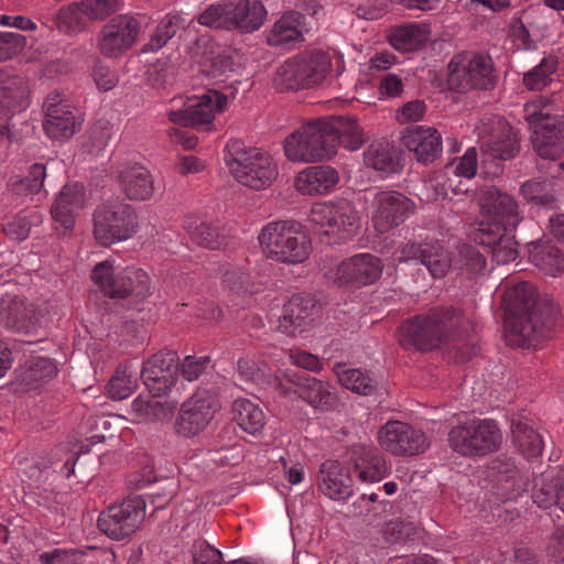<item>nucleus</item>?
<instances>
[{
	"label": "nucleus",
	"instance_id": "11",
	"mask_svg": "<svg viewBox=\"0 0 564 564\" xmlns=\"http://www.w3.org/2000/svg\"><path fill=\"white\" fill-rule=\"evenodd\" d=\"M308 219L334 243L349 240L360 227L358 210L346 199L314 203Z\"/></svg>",
	"mask_w": 564,
	"mask_h": 564
},
{
	"label": "nucleus",
	"instance_id": "22",
	"mask_svg": "<svg viewBox=\"0 0 564 564\" xmlns=\"http://www.w3.org/2000/svg\"><path fill=\"white\" fill-rule=\"evenodd\" d=\"M340 181L339 172L332 165L315 164L303 167L293 180V187L302 196L319 197L332 194Z\"/></svg>",
	"mask_w": 564,
	"mask_h": 564
},
{
	"label": "nucleus",
	"instance_id": "64",
	"mask_svg": "<svg viewBox=\"0 0 564 564\" xmlns=\"http://www.w3.org/2000/svg\"><path fill=\"white\" fill-rule=\"evenodd\" d=\"M93 78L97 88L101 91H109L118 84L117 74L108 66L97 64L93 70Z\"/></svg>",
	"mask_w": 564,
	"mask_h": 564
},
{
	"label": "nucleus",
	"instance_id": "54",
	"mask_svg": "<svg viewBox=\"0 0 564 564\" xmlns=\"http://www.w3.org/2000/svg\"><path fill=\"white\" fill-rule=\"evenodd\" d=\"M46 169L41 163H34L24 178L11 182L12 189L18 194H39L43 187Z\"/></svg>",
	"mask_w": 564,
	"mask_h": 564
},
{
	"label": "nucleus",
	"instance_id": "4",
	"mask_svg": "<svg viewBox=\"0 0 564 564\" xmlns=\"http://www.w3.org/2000/svg\"><path fill=\"white\" fill-rule=\"evenodd\" d=\"M258 241L265 259L286 265L304 263L313 250L307 231L294 220L268 223L259 231Z\"/></svg>",
	"mask_w": 564,
	"mask_h": 564
},
{
	"label": "nucleus",
	"instance_id": "14",
	"mask_svg": "<svg viewBox=\"0 0 564 564\" xmlns=\"http://www.w3.org/2000/svg\"><path fill=\"white\" fill-rule=\"evenodd\" d=\"M227 107L228 97L218 90L209 89L203 95L189 97L183 109L171 110L169 119L180 126L209 128L216 116L223 113Z\"/></svg>",
	"mask_w": 564,
	"mask_h": 564
},
{
	"label": "nucleus",
	"instance_id": "5",
	"mask_svg": "<svg viewBox=\"0 0 564 564\" xmlns=\"http://www.w3.org/2000/svg\"><path fill=\"white\" fill-rule=\"evenodd\" d=\"M224 152L230 175L250 189L264 191L280 175L279 163L270 153L258 148H247L239 139H230Z\"/></svg>",
	"mask_w": 564,
	"mask_h": 564
},
{
	"label": "nucleus",
	"instance_id": "60",
	"mask_svg": "<svg viewBox=\"0 0 564 564\" xmlns=\"http://www.w3.org/2000/svg\"><path fill=\"white\" fill-rule=\"evenodd\" d=\"M193 564H221L223 553L206 541H195L192 546Z\"/></svg>",
	"mask_w": 564,
	"mask_h": 564
},
{
	"label": "nucleus",
	"instance_id": "39",
	"mask_svg": "<svg viewBox=\"0 0 564 564\" xmlns=\"http://www.w3.org/2000/svg\"><path fill=\"white\" fill-rule=\"evenodd\" d=\"M231 411L237 424L249 434L260 433L265 425V415L262 409L248 399L235 400Z\"/></svg>",
	"mask_w": 564,
	"mask_h": 564
},
{
	"label": "nucleus",
	"instance_id": "30",
	"mask_svg": "<svg viewBox=\"0 0 564 564\" xmlns=\"http://www.w3.org/2000/svg\"><path fill=\"white\" fill-rule=\"evenodd\" d=\"M58 372L48 357L31 356L15 370V384L21 391L34 390L51 381Z\"/></svg>",
	"mask_w": 564,
	"mask_h": 564
},
{
	"label": "nucleus",
	"instance_id": "31",
	"mask_svg": "<svg viewBox=\"0 0 564 564\" xmlns=\"http://www.w3.org/2000/svg\"><path fill=\"white\" fill-rule=\"evenodd\" d=\"M304 15L300 12H285L267 32V43L274 47H286L300 44L303 35Z\"/></svg>",
	"mask_w": 564,
	"mask_h": 564
},
{
	"label": "nucleus",
	"instance_id": "6",
	"mask_svg": "<svg viewBox=\"0 0 564 564\" xmlns=\"http://www.w3.org/2000/svg\"><path fill=\"white\" fill-rule=\"evenodd\" d=\"M478 205L480 218L470 232L471 239L477 243H492L500 231L514 229L522 220L514 197L495 186H486L479 191Z\"/></svg>",
	"mask_w": 564,
	"mask_h": 564
},
{
	"label": "nucleus",
	"instance_id": "52",
	"mask_svg": "<svg viewBox=\"0 0 564 564\" xmlns=\"http://www.w3.org/2000/svg\"><path fill=\"white\" fill-rule=\"evenodd\" d=\"M186 23V20L177 13H169L166 14L161 22L159 23L154 35L151 37L148 43V47L151 51H158L163 47L166 42L175 35L177 30L183 28Z\"/></svg>",
	"mask_w": 564,
	"mask_h": 564
},
{
	"label": "nucleus",
	"instance_id": "35",
	"mask_svg": "<svg viewBox=\"0 0 564 564\" xmlns=\"http://www.w3.org/2000/svg\"><path fill=\"white\" fill-rule=\"evenodd\" d=\"M326 124L330 128L334 139V150L337 153L338 144L345 149L356 151L362 147L366 141L364 129L352 118L330 117L325 119Z\"/></svg>",
	"mask_w": 564,
	"mask_h": 564
},
{
	"label": "nucleus",
	"instance_id": "55",
	"mask_svg": "<svg viewBox=\"0 0 564 564\" xmlns=\"http://www.w3.org/2000/svg\"><path fill=\"white\" fill-rule=\"evenodd\" d=\"M481 245L490 249L492 258L498 264H507L518 257L517 241L506 231H500L499 237L492 243Z\"/></svg>",
	"mask_w": 564,
	"mask_h": 564
},
{
	"label": "nucleus",
	"instance_id": "8",
	"mask_svg": "<svg viewBox=\"0 0 564 564\" xmlns=\"http://www.w3.org/2000/svg\"><path fill=\"white\" fill-rule=\"evenodd\" d=\"M503 434L491 419H473L456 424L448 432L449 447L465 457H484L498 451Z\"/></svg>",
	"mask_w": 564,
	"mask_h": 564
},
{
	"label": "nucleus",
	"instance_id": "9",
	"mask_svg": "<svg viewBox=\"0 0 564 564\" xmlns=\"http://www.w3.org/2000/svg\"><path fill=\"white\" fill-rule=\"evenodd\" d=\"M91 280L98 290L110 299L145 297L150 294V276L140 268L121 267L106 260L97 263Z\"/></svg>",
	"mask_w": 564,
	"mask_h": 564
},
{
	"label": "nucleus",
	"instance_id": "41",
	"mask_svg": "<svg viewBox=\"0 0 564 564\" xmlns=\"http://www.w3.org/2000/svg\"><path fill=\"white\" fill-rule=\"evenodd\" d=\"M492 468L497 470V489L501 499H514L525 490L527 481L513 463H497Z\"/></svg>",
	"mask_w": 564,
	"mask_h": 564
},
{
	"label": "nucleus",
	"instance_id": "19",
	"mask_svg": "<svg viewBox=\"0 0 564 564\" xmlns=\"http://www.w3.org/2000/svg\"><path fill=\"white\" fill-rule=\"evenodd\" d=\"M143 518L144 511L137 503L127 501L102 511L97 525L108 538L120 541L133 534Z\"/></svg>",
	"mask_w": 564,
	"mask_h": 564
},
{
	"label": "nucleus",
	"instance_id": "7",
	"mask_svg": "<svg viewBox=\"0 0 564 564\" xmlns=\"http://www.w3.org/2000/svg\"><path fill=\"white\" fill-rule=\"evenodd\" d=\"M325 119L307 122L283 142L285 158L292 163H318L335 156L334 139Z\"/></svg>",
	"mask_w": 564,
	"mask_h": 564
},
{
	"label": "nucleus",
	"instance_id": "43",
	"mask_svg": "<svg viewBox=\"0 0 564 564\" xmlns=\"http://www.w3.org/2000/svg\"><path fill=\"white\" fill-rule=\"evenodd\" d=\"M130 408V415L138 423L165 420L172 414L171 408L148 395L137 397Z\"/></svg>",
	"mask_w": 564,
	"mask_h": 564
},
{
	"label": "nucleus",
	"instance_id": "2",
	"mask_svg": "<svg viewBox=\"0 0 564 564\" xmlns=\"http://www.w3.org/2000/svg\"><path fill=\"white\" fill-rule=\"evenodd\" d=\"M345 69L344 54L337 48H312L285 59L276 68L273 84L280 90L311 89Z\"/></svg>",
	"mask_w": 564,
	"mask_h": 564
},
{
	"label": "nucleus",
	"instance_id": "21",
	"mask_svg": "<svg viewBox=\"0 0 564 564\" xmlns=\"http://www.w3.org/2000/svg\"><path fill=\"white\" fill-rule=\"evenodd\" d=\"M382 269L379 258L370 253H359L338 264L334 282L339 285H369L379 280Z\"/></svg>",
	"mask_w": 564,
	"mask_h": 564
},
{
	"label": "nucleus",
	"instance_id": "59",
	"mask_svg": "<svg viewBox=\"0 0 564 564\" xmlns=\"http://www.w3.org/2000/svg\"><path fill=\"white\" fill-rule=\"evenodd\" d=\"M555 487L556 486L547 484L535 490L533 495L534 502L538 503L540 508H549L552 505H557L564 512V481L558 486L556 491H554Z\"/></svg>",
	"mask_w": 564,
	"mask_h": 564
},
{
	"label": "nucleus",
	"instance_id": "29",
	"mask_svg": "<svg viewBox=\"0 0 564 564\" xmlns=\"http://www.w3.org/2000/svg\"><path fill=\"white\" fill-rule=\"evenodd\" d=\"M318 488L332 500H346L354 494L349 471L335 460H326L321 465Z\"/></svg>",
	"mask_w": 564,
	"mask_h": 564
},
{
	"label": "nucleus",
	"instance_id": "57",
	"mask_svg": "<svg viewBox=\"0 0 564 564\" xmlns=\"http://www.w3.org/2000/svg\"><path fill=\"white\" fill-rule=\"evenodd\" d=\"M191 238L199 246L208 249H218L221 246V237L218 227L200 221L188 227Z\"/></svg>",
	"mask_w": 564,
	"mask_h": 564
},
{
	"label": "nucleus",
	"instance_id": "16",
	"mask_svg": "<svg viewBox=\"0 0 564 564\" xmlns=\"http://www.w3.org/2000/svg\"><path fill=\"white\" fill-rule=\"evenodd\" d=\"M415 210V203L398 191H382L372 200L371 221L376 231L388 232L403 224Z\"/></svg>",
	"mask_w": 564,
	"mask_h": 564
},
{
	"label": "nucleus",
	"instance_id": "27",
	"mask_svg": "<svg viewBox=\"0 0 564 564\" xmlns=\"http://www.w3.org/2000/svg\"><path fill=\"white\" fill-rule=\"evenodd\" d=\"M401 140L402 144L422 163L433 162L442 153V137L432 127L417 126L406 129Z\"/></svg>",
	"mask_w": 564,
	"mask_h": 564
},
{
	"label": "nucleus",
	"instance_id": "62",
	"mask_svg": "<svg viewBox=\"0 0 564 564\" xmlns=\"http://www.w3.org/2000/svg\"><path fill=\"white\" fill-rule=\"evenodd\" d=\"M25 36L14 32L0 33V59L11 58L25 46Z\"/></svg>",
	"mask_w": 564,
	"mask_h": 564
},
{
	"label": "nucleus",
	"instance_id": "50",
	"mask_svg": "<svg viewBox=\"0 0 564 564\" xmlns=\"http://www.w3.org/2000/svg\"><path fill=\"white\" fill-rule=\"evenodd\" d=\"M41 221L42 216L36 210H23L3 226V232L11 240L22 241L29 237L31 227Z\"/></svg>",
	"mask_w": 564,
	"mask_h": 564
},
{
	"label": "nucleus",
	"instance_id": "51",
	"mask_svg": "<svg viewBox=\"0 0 564 564\" xmlns=\"http://www.w3.org/2000/svg\"><path fill=\"white\" fill-rule=\"evenodd\" d=\"M523 197L536 206L553 207L556 197L552 183L547 181H528L521 186Z\"/></svg>",
	"mask_w": 564,
	"mask_h": 564
},
{
	"label": "nucleus",
	"instance_id": "46",
	"mask_svg": "<svg viewBox=\"0 0 564 564\" xmlns=\"http://www.w3.org/2000/svg\"><path fill=\"white\" fill-rule=\"evenodd\" d=\"M422 263L434 278H443L453 264V257L438 242H425Z\"/></svg>",
	"mask_w": 564,
	"mask_h": 564
},
{
	"label": "nucleus",
	"instance_id": "32",
	"mask_svg": "<svg viewBox=\"0 0 564 564\" xmlns=\"http://www.w3.org/2000/svg\"><path fill=\"white\" fill-rule=\"evenodd\" d=\"M532 143L536 153L547 160H556L564 153V119L553 120L535 129Z\"/></svg>",
	"mask_w": 564,
	"mask_h": 564
},
{
	"label": "nucleus",
	"instance_id": "12",
	"mask_svg": "<svg viewBox=\"0 0 564 564\" xmlns=\"http://www.w3.org/2000/svg\"><path fill=\"white\" fill-rule=\"evenodd\" d=\"M138 227V217L132 207L123 203H106L94 213L93 235L104 247L126 241Z\"/></svg>",
	"mask_w": 564,
	"mask_h": 564
},
{
	"label": "nucleus",
	"instance_id": "33",
	"mask_svg": "<svg viewBox=\"0 0 564 564\" xmlns=\"http://www.w3.org/2000/svg\"><path fill=\"white\" fill-rule=\"evenodd\" d=\"M352 465L357 477L362 482H378L389 473L383 455L371 447L358 446L355 448Z\"/></svg>",
	"mask_w": 564,
	"mask_h": 564
},
{
	"label": "nucleus",
	"instance_id": "18",
	"mask_svg": "<svg viewBox=\"0 0 564 564\" xmlns=\"http://www.w3.org/2000/svg\"><path fill=\"white\" fill-rule=\"evenodd\" d=\"M178 357L175 351L160 350L148 358L141 369V379L154 395L166 394L175 382Z\"/></svg>",
	"mask_w": 564,
	"mask_h": 564
},
{
	"label": "nucleus",
	"instance_id": "34",
	"mask_svg": "<svg viewBox=\"0 0 564 564\" xmlns=\"http://www.w3.org/2000/svg\"><path fill=\"white\" fill-rule=\"evenodd\" d=\"M229 4L231 30L252 33L259 30L267 19L268 13L261 0H240Z\"/></svg>",
	"mask_w": 564,
	"mask_h": 564
},
{
	"label": "nucleus",
	"instance_id": "40",
	"mask_svg": "<svg viewBox=\"0 0 564 564\" xmlns=\"http://www.w3.org/2000/svg\"><path fill=\"white\" fill-rule=\"evenodd\" d=\"M368 166L382 173H397L400 164L394 147L387 140L372 142L365 152Z\"/></svg>",
	"mask_w": 564,
	"mask_h": 564
},
{
	"label": "nucleus",
	"instance_id": "48",
	"mask_svg": "<svg viewBox=\"0 0 564 564\" xmlns=\"http://www.w3.org/2000/svg\"><path fill=\"white\" fill-rule=\"evenodd\" d=\"M90 21L80 0L59 9L56 15L57 29L64 33H77Z\"/></svg>",
	"mask_w": 564,
	"mask_h": 564
},
{
	"label": "nucleus",
	"instance_id": "47",
	"mask_svg": "<svg viewBox=\"0 0 564 564\" xmlns=\"http://www.w3.org/2000/svg\"><path fill=\"white\" fill-rule=\"evenodd\" d=\"M138 388V380L128 365H120L110 378L106 391L112 400H124Z\"/></svg>",
	"mask_w": 564,
	"mask_h": 564
},
{
	"label": "nucleus",
	"instance_id": "53",
	"mask_svg": "<svg viewBox=\"0 0 564 564\" xmlns=\"http://www.w3.org/2000/svg\"><path fill=\"white\" fill-rule=\"evenodd\" d=\"M197 22L207 28L231 30L230 4H210L197 17Z\"/></svg>",
	"mask_w": 564,
	"mask_h": 564
},
{
	"label": "nucleus",
	"instance_id": "61",
	"mask_svg": "<svg viewBox=\"0 0 564 564\" xmlns=\"http://www.w3.org/2000/svg\"><path fill=\"white\" fill-rule=\"evenodd\" d=\"M210 364L208 356H186L180 365L182 377L187 381L197 380Z\"/></svg>",
	"mask_w": 564,
	"mask_h": 564
},
{
	"label": "nucleus",
	"instance_id": "24",
	"mask_svg": "<svg viewBox=\"0 0 564 564\" xmlns=\"http://www.w3.org/2000/svg\"><path fill=\"white\" fill-rule=\"evenodd\" d=\"M46 119L44 130L54 140H67L78 130L82 119L75 109L58 95H50L45 101Z\"/></svg>",
	"mask_w": 564,
	"mask_h": 564
},
{
	"label": "nucleus",
	"instance_id": "45",
	"mask_svg": "<svg viewBox=\"0 0 564 564\" xmlns=\"http://www.w3.org/2000/svg\"><path fill=\"white\" fill-rule=\"evenodd\" d=\"M334 371L339 383L357 394L369 395L376 391L373 379L360 369H345L340 364H337Z\"/></svg>",
	"mask_w": 564,
	"mask_h": 564
},
{
	"label": "nucleus",
	"instance_id": "58",
	"mask_svg": "<svg viewBox=\"0 0 564 564\" xmlns=\"http://www.w3.org/2000/svg\"><path fill=\"white\" fill-rule=\"evenodd\" d=\"M90 21H104L123 7V0H80Z\"/></svg>",
	"mask_w": 564,
	"mask_h": 564
},
{
	"label": "nucleus",
	"instance_id": "26",
	"mask_svg": "<svg viewBox=\"0 0 564 564\" xmlns=\"http://www.w3.org/2000/svg\"><path fill=\"white\" fill-rule=\"evenodd\" d=\"M0 319L7 328L18 333L36 334L42 328L41 317L33 305L10 294L1 299Z\"/></svg>",
	"mask_w": 564,
	"mask_h": 564
},
{
	"label": "nucleus",
	"instance_id": "17",
	"mask_svg": "<svg viewBox=\"0 0 564 564\" xmlns=\"http://www.w3.org/2000/svg\"><path fill=\"white\" fill-rule=\"evenodd\" d=\"M479 130L480 149L490 158L510 160L519 152V137L505 119L491 118Z\"/></svg>",
	"mask_w": 564,
	"mask_h": 564
},
{
	"label": "nucleus",
	"instance_id": "42",
	"mask_svg": "<svg viewBox=\"0 0 564 564\" xmlns=\"http://www.w3.org/2000/svg\"><path fill=\"white\" fill-rule=\"evenodd\" d=\"M531 261L545 274L555 276L564 271V252L562 249L550 245H538L531 251Z\"/></svg>",
	"mask_w": 564,
	"mask_h": 564
},
{
	"label": "nucleus",
	"instance_id": "36",
	"mask_svg": "<svg viewBox=\"0 0 564 564\" xmlns=\"http://www.w3.org/2000/svg\"><path fill=\"white\" fill-rule=\"evenodd\" d=\"M295 393L315 409L327 411L336 403V395L328 382L312 377L302 378L295 383Z\"/></svg>",
	"mask_w": 564,
	"mask_h": 564
},
{
	"label": "nucleus",
	"instance_id": "13",
	"mask_svg": "<svg viewBox=\"0 0 564 564\" xmlns=\"http://www.w3.org/2000/svg\"><path fill=\"white\" fill-rule=\"evenodd\" d=\"M377 441L382 451L393 456H414L430 446L427 436L409 423L390 420L378 431Z\"/></svg>",
	"mask_w": 564,
	"mask_h": 564
},
{
	"label": "nucleus",
	"instance_id": "28",
	"mask_svg": "<svg viewBox=\"0 0 564 564\" xmlns=\"http://www.w3.org/2000/svg\"><path fill=\"white\" fill-rule=\"evenodd\" d=\"M119 184L130 200H148L154 195V178L150 171L139 163H127L121 167Z\"/></svg>",
	"mask_w": 564,
	"mask_h": 564
},
{
	"label": "nucleus",
	"instance_id": "10",
	"mask_svg": "<svg viewBox=\"0 0 564 564\" xmlns=\"http://www.w3.org/2000/svg\"><path fill=\"white\" fill-rule=\"evenodd\" d=\"M497 82L494 61L486 53L464 52L448 64L447 85L458 93L492 89Z\"/></svg>",
	"mask_w": 564,
	"mask_h": 564
},
{
	"label": "nucleus",
	"instance_id": "38",
	"mask_svg": "<svg viewBox=\"0 0 564 564\" xmlns=\"http://www.w3.org/2000/svg\"><path fill=\"white\" fill-rule=\"evenodd\" d=\"M512 443L527 458H535L542 454L543 440L540 433L527 419L519 417L512 421Z\"/></svg>",
	"mask_w": 564,
	"mask_h": 564
},
{
	"label": "nucleus",
	"instance_id": "49",
	"mask_svg": "<svg viewBox=\"0 0 564 564\" xmlns=\"http://www.w3.org/2000/svg\"><path fill=\"white\" fill-rule=\"evenodd\" d=\"M452 267L467 276H474L485 270L486 259L475 247L462 245L453 257Z\"/></svg>",
	"mask_w": 564,
	"mask_h": 564
},
{
	"label": "nucleus",
	"instance_id": "3",
	"mask_svg": "<svg viewBox=\"0 0 564 564\" xmlns=\"http://www.w3.org/2000/svg\"><path fill=\"white\" fill-rule=\"evenodd\" d=\"M471 329V322L460 311L437 308L402 324L398 338L405 349L432 350L466 337Z\"/></svg>",
	"mask_w": 564,
	"mask_h": 564
},
{
	"label": "nucleus",
	"instance_id": "23",
	"mask_svg": "<svg viewBox=\"0 0 564 564\" xmlns=\"http://www.w3.org/2000/svg\"><path fill=\"white\" fill-rule=\"evenodd\" d=\"M86 193L83 185L66 184L51 207L55 230L59 235L72 231L76 225V213L86 206Z\"/></svg>",
	"mask_w": 564,
	"mask_h": 564
},
{
	"label": "nucleus",
	"instance_id": "37",
	"mask_svg": "<svg viewBox=\"0 0 564 564\" xmlns=\"http://www.w3.org/2000/svg\"><path fill=\"white\" fill-rule=\"evenodd\" d=\"M430 34L427 25L409 23L392 28L387 40L394 50L406 53L421 48L429 41Z\"/></svg>",
	"mask_w": 564,
	"mask_h": 564
},
{
	"label": "nucleus",
	"instance_id": "63",
	"mask_svg": "<svg viewBox=\"0 0 564 564\" xmlns=\"http://www.w3.org/2000/svg\"><path fill=\"white\" fill-rule=\"evenodd\" d=\"M289 358L293 366L303 368L307 371L319 372L323 369V364L318 356L305 350L291 349Z\"/></svg>",
	"mask_w": 564,
	"mask_h": 564
},
{
	"label": "nucleus",
	"instance_id": "25",
	"mask_svg": "<svg viewBox=\"0 0 564 564\" xmlns=\"http://www.w3.org/2000/svg\"><path fill=\"white\" fill-rule=\"evenodd\" d=\"M316 308L311 299L293 296L283 305L278 329L290 336H303L308 333L316 322Z\"/></svg>",
	"mask_w": 564,
	"mask_h": 564
},
{
	"label": "nucleus",
	"instance_id": "1",
	"mask_svg": "<svg viewBox=\"0 0 564 564\" xmlns=\"http://www.w3.org/2000/svg\"><path fill=\"white\" fill-rule=\"evenodd\" d=\"M514 316L506 319L507 339L512 345H523L535 337L545 336L558 316L557 306L547 300H536L533 286L522 282L506 295Z\"/></svg>",
	"mask_w": 564,
	"mask_h": 564
},
{
	"label": "nucleus",
	"instance_id": "56",
	"mask_svg": "<svg viewBox=\"0 0 564 564\" xmlns=\"http://www.w3.org/2000/svg\"><path fill=\"white\" fill-rule=\"evenodd\" d=\"M524 119L528 121L530 128L534 132L535 129H541V126L560 118L551 117V107L543 98H536L524 105L523 108Z\"/></svg>",
	"mask_w": 564,
	"mask_h": 564
},
{
	"label": "nucleus",
	"instance_id": "20",
	"mask_svg": "<svg viewBox=\"0 0 564 564\" xmlns=\"http://www.w3.org/2000/svg\"><path fill=\"white\" fill-rule=\"evenodd\" d=\"M218 406L215 399L206 393H197L182 404L176 419V432L189 437L200 433L213 420Z\"/></svg>",
	"mask_w": 564,
	"mask_h": 564
},
{
	"label": "nucleus",
	"instance_id": "44",
	"mask_svg": "<svg viewBox=\"0 0 564 564\" xmlns=\"http://www.w3.org/2000/svg\"><path fill=\"white\" fill-rule=\"evenodd\" d=\"M558 67V59L555 56H546L541 62L525 72L522 77L524 87L529 90H542L547 87Z\"/></svg>",
	"mask_w": 564,
	"mask_h": 564
},
{
	"label": "nucleus",
	"instance_id": "15",
	"mask_svg": "<svg viewBox=\"0 0 564 564\" xmlns=\"http://www.w3.org/2000/svg\"><path fill=\"white\" fill-rule=\"evenodd\" d=\"M140 22L130 14H120L108 21L97 36V50L107 58H118L131 50L140 33Z\"/></svg>",
	"mask_w": 564,
	"mask_h": 564
}]
</instances>
